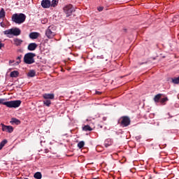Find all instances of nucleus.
I'll return each instance as SVG.
<instances>
[{
  "mask_svg": "<svg viewBox=\"0 0 179 179\" xmlns=\"http://www.w3.org/2000/svg\"><path fill=\"white\" fill-rule=\"evenodd\" d=\"M4 101H5V99H0V104L6 106L8 108H18L22 103V101L20 100L10 101H6V102H4Z\"/></svg>",
  "mask_w": 179,
  "mask_h": 179,
  "instance_id": "obj_1",
  "label": "nucleus"
},
{
  "mask_svg": "<svg viewBox=\"0 0 179 179\" xmlns=\"http://www.w3.org/2000/svg\"><path fill=\"white\" fill-rule=\"evenodd\" d=\"M12 20L17 24H22L26 20V15L23 13H15L12 16Z\"/></svg>",
  "mask_w": 179,
  "mask_h": 179,
  "instance_id": "obj_2",
  "label": "nucleus"
},
{
  "mask_svg": "<svg viewBox=\"0 0 179 179\" xmlns=\"http://www.w3.org/2000/svg\"><path fill=\"white\" fill-rule=\"evenodd\" d=\"M34 57H36V53L29 52L25 54L24 57V62L27 64L28 65H31V64H34Z\"/></svg>",
  "mask_w": 179,
  "mask_h": 179,
  "instance_id": "obj_3",
  "label": "nucleus"
},
{
  "mask_svg": "<svg viewBox=\"0 0 179 179\" xmlns=\"http://www.w3.org/2000/svg\"><path fill=\"white\" fill-rule=\"evenodd\" d=\"M55 26L50 25L45 31V36L48 38L51 39L55 37Z\"/></svg>",
  "mask_w": 179,
  "mask_h": 179,
  "instance_id": "obj_4",
  "label": "nucleus"
},
{
  "mask_svg": "<svg viewBox=\"0 0 179 179\" xmlns=\"http://www.w3.org/2000/svg\"><path fill=\"white\" fill-rule=\"evenodd\" d=\"M20 33H22V31L19 28H12L3 31V34H6V36H8L9 34H13V36H20Z\"/></svg>",
  "mask_w": 179,
  "mask_h": 179,
  "instance_id": "obj_5",
  "label": "nucleus"
},
{
  "mask_svg": "<svg viewBox=\"0 0 179 179\" xmlns=\"http://www.w3.org/2000/svg\"><path fill=\"white\" fill-rule=\"evenodd\" d=\"M63 10L66 15V17H69L72 15V12H73V6L72 4H67L63 8Z\"/></svg>",
  "mask_w": 179,
  "mask_h": 179,
  "instance_id": "obj_6",
  "label": "nucleus"
},
{
  "mask_svg": "<svg viewBox=\"0 0 179 179\" xmlns=\"http://www.w3.org/2000/svg\"><path fill=\"white\" fill-rule=\"evenodd\" d=\"M120 126L122 127H127L131 124L130 118L128 116H122L121 117Z\"/></svg>",
  "mask_w": 179,
  "mask_h": 179,
  "instance_id": "obj_7",
  "label": "nucleus"
},
{
  "mask_svg": "<svg viewBox=\"0 0 179 179\" xmlns=\"http://www.w3.org/2000/svg\"><path fill=\"white\" fill-rule=\"evenodd\" d=\"M1 126H2V131H6V132H8L9 134H11L14 131V128L13 126H10V125H5L3 124H1Z\"/></svg>",
  "mask_w": 179,
  "mask_h": 179,
  "instance_id": "obj_8",
  "label": "nucleus"
},
{
  "mask_svg": "<svg viewBox=\"0 0 179 179\" xmlns=\"http://www.w3.org/2000/svg\"><path fill=\"white\" fill-rule=\"evenodd\" d=\"M43 97L46 100H53L55 98V95L53 93H45L43 94Z\"/></svg>",
  "mask_w": 179,
  "mask_h": 179,
  "instance_id": "obj_9",
  "label": "nucleus"
},
{
  "mask_svg": "<svg viewBox=\"0 0 179 179\" xmlns=\"http://www.w3.org/2000/svg\"><path fill=\"white\" fill-rule=\"evenodd\" d=\"M42 8H48L51 6V1L50 0H43L41 1Z\"/></svg>",
  "mask_w": 179,
  "mask_h": 179,
  "instance_id": "obj_10",
  "label": "nucleus"
},
{
  "mask_svg": "<svg viewBox=\"0 0 179 179\" xmlns=\"http://www.w3.org/2000/svg\"><path fill=\"white\" fill-rule=\"evenodd\" d=\"M40 37V33L38 32H32L29 34V38H31V40H36V38H38Z\"/></svg>",
  "mask_w": 179,
  "mask_h": 179,
  "instance_id": "obj_11",
  "label": "nucleus"
},
{
  "mask_svg": "<svg viewBox=\"0 0 179 179\" xmlns=\"http://www.w3.org/2000/svg\"><path fill=\"white\" fill-rule=\"evenodd\" d=\"M22 43H23V40L20 38H15L13 39V44L17 47H19V45H22Z\"/></svg>",
  "mask_w": 179,
  "mask_h": 179,
  "instance_id": "obj_12",
  "label": "nucleus"
},
{
  "mask_svg": "<svg viewBox=\"0 0 179 179\" xmlns=\"http://www.w3.org/2000/svg\"><path fill=\"white\" fill-rule=\"evenodd\" d=\"M10 122L12 125H20L21 124V121L16 117H12Z\"/></svg>",
  "mask_w": 179,
  "mask_h": 179,
  "instance_id": "obj_13",
  "label": "nucleus"
},
{
  "mask_svg": "<svg viewBox=\"0 0 179 179\" xmlns=\"http://www.w3.org/2000/svg\"><path fill=\"white\" fill-rule=\"evenodd\" d=\"M36 48H37V43H29L28 45L29 51H34V50H36Z\"/></svg>",
  "mask_w": 179,
  "mask_h": 179,
  "instance_id": "obj_14",
  "label": "nucleus"
},
{
  "mask_svg": "<svg viewBox=\"0 0 179 179\" xmlns=\"http://www.w3.org/2000/svg\"><path fill=\"white\" fill-rule=\"evenodd\" d=\"M162 96H164V95L162 94H158L155 96L153 100H154L155 102L159 103Z\"/></svg>",
  "mask_w": 179,
  "mask_h": 179,
  "instance_id": "obj_15",
  "label": "nucleus"
},
{
  "mask_svg": "<svg viewBox=\"0 0 179 179\" xmlns=\"http://www.w3.org/2000/svg\"><path fill=\"white\" fill-rule=\"evenodd\" d=\"M103 145L106 148H108L109 146L113 145V141L110 138H108L104 141Z\"/></svg>",
  "mask_w": 179,
  "mask_h": 179,
  "instance_id": "obj_16",
  "label": "nucleus"
},
{
  "mask_svg": "<svg viewBox=\"0 0 179 179\" xmlns=\"http://www.w3.org/2000/svg\"><path fill=\"white\" fill-rule=\"evenodd\" d=\"M10 78H17L19 76V71H13L10 74Z\"/></svg>",
  "mask_w": 179,
  "mask_h": 179,
  "instance_id": "obj_17",
  "label": "nucleus"
},
{
  "mask_svg": "<svg viewBox=\"0 0 179 179\" xmlns=\"http://www.w3.org/2000/svg\"><path fill=\"white\" fill-rule=\"evenodd\" d=\"M169 101V99L168 97H164V98H162L160 99L159 100V103L162 104V105H166V102Z\"/></svg>",
  "mask_w": 179,
  "mask_h": 179,
  "instance_id": "obj_18",
  "label": "nucleus"
},
{
  "mask_svg": "<svg viewBox=\"0 0 179 179\" xmlns=\"http://www.w3.org/2000/svg\"><path fill=\"white\" fill-rule=\"evenodd\" d=\"M43 102V105L46 106L47 107H50L51 106V100L50 99H45Z\"/></svg>",
  "mask_w": 179,
  "mask_h": 179,
  "instance_id": "obj_19",
  "label": "nucleus"
},
{
  "mask_svg": "<svg viewBox=\"0 0 179 179\" xmlns=\"http://www.w3.org/2000/svg\"><path fill=\"white\" fill-rule=\"evenodd\" d=\"M58 2H59V0H52V3H50V6L55 8L58 5Z\"/></svg>",
  "mask_w": 179,
  "mask_h": 179,
  "instance_id": "obj_20",
  "label": "nucleus"
},
{
  "mask_svg": "<svg viewBox=\"0 0 179 179\" xmlns=\"http://www.w3.org/2000/svg\"><path fill=\"white\" fill-rule=\"evenodd\" d=\"M28 76H29V78H34V76H36V71L34 70L29 71V72H28Z\"/></svg>",
  "mask_w": 179,
  "mask_h": 179,
  "instance_id": "obj_21",
  "label": "nucleus"
},
{
  "mask_svg": "<svg viewBox=\"0 0 179 179\" xmlns=\"http://www.w3.org/2000/svg\"><path fill=\"white\" fill-rule=\"evenodd\" d=\"M83 130L84 131H92V127H90V125H85L83 127Z\"/></svg>",
  "mask_w": 179,
  "mask_h": 179,
  "instance_id": "obj_22",
  "label": "nucleus"
},
{
  "mask_svg": "<svg viewBox=\"0 0 179 179\" xmlns=\"http://www.w3.org/2000/svg\"><path fill=\"white\" fill-rule=\"evenodd\" d=\"M35 179H41L42 178V174L41 172H36L35 173L34 176Z\"/></svg>",
  "mask_w": 179,
  "mask_h": 179,
  "instance_id": "obj_23",
  "label": "nucleus"
},
{
  "mask_svg": "<svg viewBox=\"0 0 179 179\" xmlns=\"http://www.w3.org/2000/svg\"><path fill=\"white\" fill-rule=\"evenodd\" d=\"M172 83H174L175 85H178L179 76L178 78H172Z\"/></svg>",
  "mask_w": 179,
  "mask_h": 179,
  "instance_id": "obj_24",
  "label": "nucleus"
},
{
  "mask_svg": "<svg viewBox=\"0 0 179 179\" xmlns=\"http://www.w3.org/2000/svg\"><path fill=\"white\" fill-rule=\"evenodd\" d=\"M4 16H5V10H3V8H1L0 11V19L3 18Z\"/></svg>",
  "mask_w": 179,
  "mask_h": 179,
  "instance_id": "obj_25",
  "label": "nucleus"
},
{
  "mask_svg": "<svg viewBox=\"0 0 179 179\" xmlns=\"http://www.w3.org/2000/svg\"><path fill=\"white\" fill-rule=\"evenodd\" d=\"M85 145V142L84 141H80L78 144V147L81 149L84 147Z\"/></svg>",
  "mask_w": 179,
  "mask_h": 179,
  "instance_id": "obj_26",
  "label": "nucleus"
},
{
  "mask_svg": "<svg viewBox=\"0 0 179 179\" xmlns=\"http://www.w3.org/2000/svg\"><path fill=\"white\" fill-rule=\"evenodd\" d=\"M8 143V141L6 139L3 140V141L1 142L0 145L3 147L5 146V144Z\"/></svg>",
  "mask_w": 179,
  "mask_h": 179,
  "instance_id": "obj_27",
  "label": "nucleus"
},
{
  "mask_svg": "<svg viewBox=\"0 0 179 179\" xmlns=\"http://www.w3.org/2000/svg\"><path fill=\"white\" fill-rule=\"evenodd\" d=\"M20 59H22V55H20L17 57V65H19V64L20 63Z\"/></svg>",
  "mask_w": 179,
  "mask_h": 179,
  "instance_id": "obj_28",
  "label": "nucleus"
},
{
  "mask_svg": "<svg viewBox=\"0 0 179 179\" xmlns=\"http://www.w3.org/2000/svg\"><path fill=\"white\" fill-rule=\"evenodd\" d=\"M3 47H5V43H3L1 41H0V50H1V48H2Z\"/></svg>",
  "mask_w": 179,
  "mask_h": 179,
  "instance_id": "obj_29",
  "label": "nucleus"
},
{
  "mask_svg": "<svg viewBox=\"0 0 179 179\" xmlns=\"http://www.w3.org/2000/svg\"><path fill=\"white\" fill-rule=\"evenodd\" d=\"M103 9H104V7H98L99 12L103 11Z\"/></svg>",
  "mask_w": 179,
  "mask_h": 179,
  "instance_id": "obj_30",
  "label": "nucleus"
},
{
  "mask_svg": "<svg viewBox=\"0 0 179 179\" xmlns=\"http://www.w3.org/2000/svg\"><path fill=\"white\" fill-rule=\"evenodd\" d=\"M95 94H102V92H99V91H95Z\"/></svg>",
  "mask_w": 179,
  "mask_h": 179,
  "instance_id": "obj_31",
  "label": "nucleus"
},
{
  "mask_svg": "<svg viewBox=\"0 0 179 179\" xmlns=\"http://www.w3.org/2000/svg\"><path fill=\"white\" fill-rule=\"evenodd\" d=\"M13 62H14V61L10 60V61H9L10 65V64H13Z\"/></svg>",
  "mask_w": 179,
  "mask_h": 179,
  "instance_id": "obj_32",
  "label": "nucleus"
},
{
  "mask_svg": "<svg viewBox=\"0 0 179 179\" xmlns=\"http://www.w3.org/2000/svg\"><path fill=\"white\" fill-rule=\"evenodd\" d=\"M98 127H99L100 129H102V128H103V126L101 125V124H99Z\"/></svg>",
  "mask_w": 179,
  "mask_h": 179,
  "instance_id": "obj_33",
  "label": "nucleus"
},
{
  "mask_svg": "<svg viewBox=\"0 0 179 179\" xmlns=\"http://www.w3.org/2000/svg\"><path fill=\"white\" fill-rule=\"evenodd\" d=\"M3 148V146H2V145L0 144V150H2Z\"/></svg>",
  "mask_w": 179,
  "mask_h": 179,
  "instance_id": "obj_34",
  "label": "nucleus"
},
{
  "mask_svg": "<svg viewBox=\"0 0 179 179\" xmlns=\"http://www.w3.org/2000/svg\"><path fill=\"white\" fill-rule=\"evenodd\" d=\"M103 120H106V119L105 117H103Z\"/></svg>",
  "mask_w": 179,
  "mask_h": 179,
  "instance_id": "obj_35",
  "label": "nucleus"
},
{
  "mask_svg": "<svg viewBox=\"0 0 179 179\" xmlns=\"http://www.w3.org/2000/svg\"><path fill=\"white\" fill-rule=\"evenodd\" d=\"M24 179H29V178H24Z\"/></svg>",
  "mask_w": 179,
  "mask_h": 179,
  "instance_id": "obj_36",
  "label": "nucleus"
},
{
  "mask_svg": "<svg viewBox=\"0 0 179 179\" xmlns=\"http://www.w3.org/2000/svg\"><path fill=\"white\" fill-rule=\"evenodd\" d=\"M93 179H97V178H93Z\"/></svg>",
  "mask_w": 179,
  "mask_h": 179,
  "instance_id": "obj_37",
  "label": "nucleus"
}]
</instances>
